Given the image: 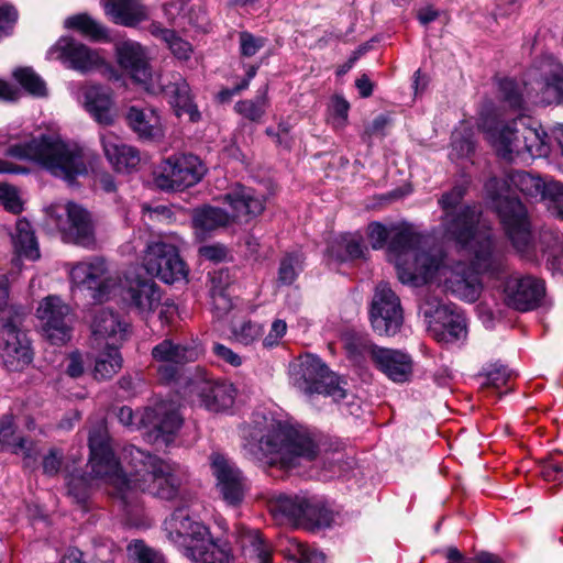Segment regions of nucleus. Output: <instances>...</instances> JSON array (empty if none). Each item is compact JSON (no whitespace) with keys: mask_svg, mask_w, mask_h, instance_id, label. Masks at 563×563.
Listing matches in <instances>:
<instances>
[{"mask_svg":"<svg viewBox=\"0 0 563 563\" xmlns=\"http://www.w3.org/2000/svg\"><path fill=\"white\" fill-rule=\"evenodd\" d=\"M89 477L71 476L68 492L78 501L87 497V488L99 481L109 488V494L128 505L137 492L148 493L157 498L175 501L183 499V471L172 461L145 453L134 445L123 449L122 459L131 466L129 474L115 459L108 433L102 426L89 434Z\"/></svg>","mask_w":563,"mask_h":563,"instance_id":"f257e3e1","label":"nucleus"},{"mask_svg":"<svg viewBox=\"0 0 563 563\" xmlns=\"http://www.w3.org/2000/svg\"><path fill=\"white\" fill-rule=\"evenodd\" d=\"M244 448L261 457L269 467L290 471L302 461H312L319 453L321 435L301 424L280 420L278 415L258 409L240 427Z\"/></svg>","mask_w":563,"mask_h":563,"instance_id":"f03ea898","label":"nucleus"},{"mask_svg":"<svg viewBox=\"0 0 563 563\" xmlns=\"http://www.w3.org/2000/svg\"><path fill=\"white\" fill-rule=\"evenodd\" d=\"M547 188L548 183L523 170L510 172L504 178L492 177L485 184V192L498 212L506 235L515 250L528 260L536 256L531 223L515 191L534 198L544 197Z\"/></svg>","mask_w":563,"mask_h":563,"instance_id":"7ed1b4c3","label":"nucleus"},{"mask_svg":"<svg viewBox=\"0 0 563 563\" xmlns=\"http://www.w3.org/2000/svg\"><path fill=\"white\" fill-rule=\"evenodd\" d=\"M0 146L5 147L7 156L35 162L53 176L67 181L87 172L81 148L52 133L9 126L0 131Z\"/></svg>","mask_w":563,"mask_h":563,"instance_id":"20e7f679","label":"nucleus"},{"mask_svg":"<svg viewBox=\"0 0 563 563\" xmlns=\"http://www.w3.org/2000/svg\"><path fill=\"white\" fill-rule=\"evenodd\" d=\"M367 235L374 250L383 249L389 240L387 256L394 263L402 284L419 286L439 271L441 258L424 254L426 251L421 250L423 236L410 224H393L387 228L379 222H372Z\"/></svg>","mask_w":563,"mask_h":563,"instance_id":"39448f33","label":"nucleus"},{"mask_svg":"<svg viewBox=\"0 0 563 563\" xmlns=\"http://www.w3.org/2000/svg\"><path fill=\"white\" fill-rule=\"evenodd\" d=\"M460 244L472 253V267L461 262L452 267H448L444 264V256L441 251H428L424 254L428 256H439L441 264L434 276L423 282V284L435 280L440 282L443 277L446 289L455 297L467 302H474L482 292V283L478 274L488 273L495 275L501 272L504 268V255L492 239V235L474 236V240ZM419 285H422V283Z\"/></svg>","mask_w":563,"mask_h":563,"instance_id":"423d86ee","label":"nucleus"},{"mask_svg":"<svg viewBox=\"0 0 563 563\" xmlns=\"http://www.w3.org/2000/svg\"><path fill=\"white\" fill-rule=\"evenodd\" d=\"M481 128L497 155L506 161L526 154L539 157L547 153L548 135L528 115L519 114L510 121L495 124L489 119H483Z\"/></svg>","mask_w":563,"mask_h":563,"instance_id":"0eeeda50","label":"nucleus"},{"mask_svg":"<svg viewBox=\"0 0 563 563\" xmlns=\"http://www.w3.org/2000/svg\"><path fill=\"white\" fill-rule=\"evenodd\" d=\"M164 526L169 539L192 563H231L230 547L214 540L207 526L192 520L183 509L177 508Z\"/></svg>","mask_w":563,"mask_h":563,"instance_id":"6e6552de","label":"nucleus"},{"mask_svg":"<svg viewBox=\"0 0 563 563\" xmlns=\"http://www.w3.org/2000/svg\"><path fill=\"white\" fill-rule=\"evenodd\" d=\"M419 312L427 323L429 334L440 343H455L467 336L465 317L455 308L442 302L434 291L426 290L420 298Z\"/></svg>","mask_w":563,"mask_h":563,"instance_id":"1a4fd4ad","label":"nucleus"},{"mask_svg":"<svg viewBox=\"0 0 563 563\" xmlns=\"http://www.w3.org/2000/svg\"><path fill=\"white\" fill-rule=\"evenodd\" d=\"M464 196L462 187H454L444 194L439 203L445 212L443 225L445 232L457 243H466L478 235H492L484 225H478V210L476 207L461 205Z\"/></svg>","mask_w":563,"mask_h":563,"instance_id":"9d476101","label":"nucleus"},{"mask_svg":"<svg viewBox=\"0 0 563 563\" xmlns=\"http://www.w3.org/2000/svg\"><path fill=\"white\" fill-rule=\"evenodd\" d=\"M46 212L66 242L87 249L96 245L95 227L90 213L81 206L74 202L54 203L47 208Z\"/></svg>","mask_w":563,"mask_h":563,"instance_id":"9b49d317","label":"nucleus"},{"mask_svg":"<svg viewBox=\"0 0 563 563\" xmlns=\"http://www.w3.org/2000/svg\"><path fill=\"white\" fill-rule=\"evenodd\" d=\"M207 173L205 163L192 154H176L164 159L154 177L164 191H183L200 183Z\"/></svg>","mask_w":563,"mask_h":563,"instance_id":"f8f14e48","label":"nucleus"},{"mask_svg":"<svg viewBox=\"0 0 563 563\" xmlns=\"http://www.w3.org/2000/svg\"><path fill=\"white\" fill-rule=\"evenodd\" d=\"M26 316L0 321V360L9 371H21L33 360L31 341L22 329Z\"/></svg>","mask_w":563,"mask_h":563,"instance_id":"ddd939ff","label":"nucleus"},{"mask_svg":"<svg viewBox=\"0 0 563 563\" xmlns=\"http://www.w3.org/2000/svg\"><path fill=\"white\" fill-rule=\"evenodd\" d=\"M140 424L147 429V438L153 443L168 445L184 424L179 406L173 400H162L144 409Z\"/></svg>","mask_w":563,"mask_h":563,"instance_id":"4468645a","label":"nucleus"},{"mask_svg":"<svg viewBox=\"0 0 563 563\" xmlns=\"http://www.w3.org/2000/svg\"><path fill=\"white\" fill-rule=\"evenodd\" d=\"M143 264L148 274L166 284L186 279L188 269L174 244L162 240L147 244Z\"/></svg>","mask_w":563,"mask_h":563,"instance_id":"2eb2a0df","label":"nucleus"},{"mask_svg":"<svg viewBox=\"0 0 563 563\" xmlns=\"http://www.w3.org/2000/svg\"><path fill=\"white\" fill-rule=\"evenodd\" d=\"M373 330L379 335H394L402 324L400 300L387 283L376 286L371 308Z\"/></svg>","mask_w":563,"mask_h":563,"instance_id":"dca6fc26","label":"nucleus"},{"mask_svg":"<svg viewBox=\"0 0 563 563\" xmlns=\"http://www.w3.org/2000/svg\"><path fill=\"white\" fill-rule=\"evenodd\" d=\"M69 278L76 286L91 290L92 298L98 301L106 300L117 285V279L110 275L106 261L97 256L71 265Z\"/></svg>","mask_w":563,"mask_h":563,"instance_id":"f3484780","label":"nucleus"},{"mask_svg":"<svg viewBox=\"0 0 563 563\" xmlns=\"http://www.w3.org/2000/svg\"><path fill=\"white\" fill-rule=\"evenodd\" d=\"M216 487L222 499L232 506L240 504L249 488L247 479L236 464L221 453L210 455Z\"/></svg>","mask_w":563,"mask_h":563,"instance_id":"a211bd4d","label":"nucleus"},{"mask_svg":"<svg viewBox=\"0 0 563 563\" xmlns=\"http://www.w3.org/2000/svg\"><path fill=\"white\" fill-rule=\"evenodd\" d=\"M44 335L52 344L62 345L70 339V308L58 296H47L36 310Z\"/></svg>","mask_w":563,"mask_h":563,"instance_id":"6ab92c4d","label":"nucleus"},{"mask_svg":"<svg viewBox=\"0 0 563 563\" xmlns=\"http://www.w3.org/2000/svg\"><path fill=\"white\" fill-rule=\"evenodd\" d=\"M47 54L49 58L59 59L82 74L99 69L106 64L104 57L98 51L70 37L59 38Z\"/></svg>","mask_w":563,"mask_h":563,"instance_id":"aec40b11","label":"nucleus"},{"mask_svg":"<svg viewBox=\"0 0 563 563\" xmlns=\"http://www.w3.org/2000/svg\"><path fill=\"white\" fill-rule=\"evenodd\" d=\"M545 292L544 283L532 276H510L504 287L507 306L528 311L536 308Z\"/></svg>","mask_w":563,"mask_h":563,"instance_id":"412c9836","label":"nucleus"},{"mask_svg":"<svg viewBox=\"0 0 563 563\" xmlns=\"http://www.w3.org/2000/svg\"><path fill=\"white\" fill-rule=\"evenodd\" d=\"M159 91L174 108L176 115L189 117L191 122L200 120V112L194 102L190 87L180 74H167L159 77Z\"/></svg>","mask_w":563,"mask_h":563,"instance_id":"4be33fe9","label":"nucleus"},{"mask_svg":"<svg viewBox=\"0 0 563 563\" xmlns=\"http://www.w3.org/2000/svg\"><path fill=\"white\" fill-rule=\"evenodd\" d=\"M91 330L93 349H120L129 335V324L119 314L107 309L96 313Z\"/></svg>","mask_w":563,"mask_h":563,"instance_id":"5701e85b","label":"nucleus"},{"mask_svg":"<svg viewBox=\"0 0 563 563\" xmlns=\"http://www.w3.org/2000/svg\"><path fill=\"white\" fill-rule=\"evenodd\" d=\"M119 65L126 70L134 81L144 85L147 90L155 91L147 87L152 79V69L147 51L135 41H122L115 45Z\"/></svg>","mask_w":563,"mask_h":563,"instance_id":"b1692460","label":"nucleus"},{"mask_svg":"<svg viewBox=\"0 0 563 563\" xmlns=\"http://www.w3.org/2000/svg\"><path fill=\"white\" fill-rule=\"evenodd\" d=\"M122 298L128 306L143 318L152 314L161 305L162 296L158 286L147 278L126 279Z\"/></svg>","mask_w":563,"mask_h":563,"instance_id":"393cba45","label":"nucleus"},{"mask_svg":"<svg viewBox=\"0 0 563 563\" xmlns=\"http://www.w3.org/2000/svg\"><path fill=\"white\" fill-rule=\"evenodd\" d=\"M372 360L375 365L394 383L409 382L412 375L413 363L409 354L393 349H373Z\"/></svg>","mask_w":563,"mask_h":563,"instance_id":"a878e982","label":"nucleus"},{"mask_svg":"<svg viewBox=\"0 0 563 563\" xmlns=\"http://www.w3.org/2000/svg\"><path fill=\"white\" fill-rule=\"evenodd\" d=\"M101 143L107 159L117 172L132 173L137 169L141 162L137 148L123 143L112 133L101 134Z\"/></svg>","mask_w":563,"mask_h":563,"instance_id":"bb28decb","label":"nucleus"},{"mask_svg":"<svg viewBox=\"0 0 563 563\" xmlns=\"http://www.w3.org/2000/svg\"><path fill=\"white\" fill-rule=\"evenodd\" d=\"M218 201L229 205L236 218L257 217L265 209L264 195L242 185L231 188L227 194L220 196Z\"/></svg>","mask_w":563,"mask_h":563,"instance_id":"cd10ccee","label":"nucleus"},{"mask_svg":"<svg viewBox=\"0 0 563 563\" xmlns=\"http://www.w3.org/2000/svg\"><path fill=\"white\" fill-rule=\"evenodd\" d=\"M84 104L93 119L102 124L110 125L113 122V101L109 88L98 85H88L82 90Z\"/></svg>","mask_w":563,"mask_h":563,"instance_id":"c85d7f7f","label":"nucleus"},{"mask_svg":"<svg viewBox=\"0 0 563 563\" xmlns=\"http://www.w3.org/2000/svg\"><path fill=\"white\" fill-rule=\"evenodd\" d=\"M231 221L228 212L211 206L195 209L191 219L195 236L199 241H203L214 231L228 227Z\"/></svg>","mask_w":563,"mask_h":563,"instance_id":"c756f323","label":"nucleus"},{"mask_svg":"<svg viewBox=\"0 0 563 563\" xmlns=\"http://www.w3.org/2000/svg\"><path fill=\"white\" fill-rule=\"evenodd\" d=\"M106 14L117 24L134 26L147 18L139 0H102Z\"/></svg>","mask_w":563,"mask_h":563,"instance_id":"7c9ffc66","label":"nucleus"},{"mask_svg":"<svg viewBox=\"0 0 563 563\" xmlns=\"http://www.w3.org/2000/svg\"><path fill=\"white\" fill-rule=\"evenodd\" d=\"M301 373L305 382L311 386L320 387H340L346 384L336 373L332 372L320 357L316 355H306L300 363Z\"/></svg>","mask_w":563,"mask_h":563,"instance_id":"2f4dec72","label":"nucleus"},{"mask_svg":"<svg viewBox=\"0 0 563 563\" xmlns=\"http://www.w3.org/2000/svg\"><path fill=\"white\" fill-rule=\"evenodd\" d=\"M129 125L142 139H159L164 135L161 117L155 110L131 107L126 115Z\"/></svg>","mask_w":563,"mask_h":563,"instance_id":"473e14b6","label":"nucleus"},{"mask_svg":"<svg viewBox=\"0 0 563 563\" xmlns=\"http://www.w3.org/2000/svg\"><path fill=\"white\" fill-rule=\"evenodd\" d=\"M541 251L547 256V267L554 276H563V234L543 229L539 235Z\"/></svg>","mask_w":563,"mask_h":563,"instance_id":"72a5a7b5","label":"nucleus"},{"mask_svg":"<svg viewBox=\"0 0 563 563\" xmlns=\"http://www.w3.org/2000/svg\"><path fill=\"white\" fill-rule=\"evenodd\" d=\"M525 90L534 103H560V92L556 89L552 70L542 71L540 77L531 74L530 80L525 84Z\"/></svg>","mask_w":563,"mask_h":563,"instance_id":"f704fd0d","label":"nucleus"},{"mask_svg":"<svg viewBox=\"0 0 563 563\" xmlns=\"http://www.w3.org/2000/svg\"><path fill=\"white\" fill-rule=\"evenodd\" d=\"M12 243L19 257L35 261L40 257L34 231L29 221L20 219L16 221L15 230L12 233Z\"/></svg>","mask_w":563,"mask_h":563,"instance_id":"c9c22d12","label":"nucleus"},{"mask_svg":"<svg viewBox=\"0 0 563 563\" xmlns=\"http://www.w3.org/2000/svg\"><path fill=\"white\" fill-rule=\"evenodd\" d=\"M365 250L362 236L350 233L340 235L328 249L330 256L340 262L363 257Z\"/></svg>","mask_w":563,"mask_h":563,"instance_id":"e433bc0d","label":"nucleus"},{"mask_svg":"<svg viewBox=\"0 0 563 563\" xmlns=\"http://www.w3.org/2000/svg\"><path fill=\"white\" fill-rule=\"evenodd\" d=\"M306 501V496L280 495L276 497L271 508L276 516H282L294 525H301Z\"/></svg>","mask_w":563,"mask_h":563,"instance_id":"4c0bfd02","label":"nucleus"},{"mask_svg":"<svg viewBox=\"0 0 563 563\" xmlns=\"http://www.w3.org/2000/svg\"><path fill=\"white\" fill-rule=\"evenodd\" d=\"M239 543L245 555L254 556L257 563H269L271 548L264 542L258 530L240 528Z\"/></svg>","mask_w":563,"mask_h":563,"instance_id":"58836bf2","label":"nucleus"},{"mask_svg":"<svg viewBox=\"0 0 563 563\" xmlns=\"http://www.w3.org/2000/svg\"><path fill=\"white\" fill-rule=\"evenodd\" d=\"M153 357L161 362L181 364L192 362L197 358V351L192 347L173 343L164 340L152 351Z\"/></svg>","mask_w":563,"mask_h":563,"instance_id":"ea45409f","label":"nucleus"},{"mask_svg":"<svg viewBox=\"0 0 563 563\" xmlns=\"http://www.w3.org/2000/svg\"><path fill=\"white\" fill-rule=\"evenodd\" d=\"M200 405L209 411H228L235 404L238 389H199Z\"/></svg>","mask_w":563,"mask_h":563,"instance_id":"a19ab883","label":"nucleus"},{"mask_svg":"<svg viewBox=\"0 0 563 563\" xmlns=\"http://www.w3.org/2000/svg\"><path fill=\"white\" fill-rule=\"evenodd\" d=\"M98 350L100 353L95 361L93 376L97 380H104L121 368L123 361L118 347H102Z\"/></svg>","mask_w":563,"mask_h":563,"instance_id":"79ce46f5","label":"nucleus"},{"mask_svg":"<svg viewBox=\"0 0 563 563\" xmlns=\"http://www.w3.org/2000/svg\"><path fill=\"white\" fill-rule=\"evenodd\" d=\"M343 346L350 358L358 361L365 355L372 357L373 349H380L372 344L367 335L350 330L342 335Z\"/></svg>","mask_w":563,"mask_h":563,"instance_id":"37998d69","label":"nucleus"},{"mask_svg":"<svg viewBox=\"0 0 563 563\" xmlns=\"http://www.w3.org/2000/svg\"><path fill=\"white\" fill-rule=\"evenodd\" d=\"M333 520L332 511L325 503L314 497H307L302 523H309L316 527H328Z\"/></svg>","mask_w":563,"mask_h":563,"instance_id":"c03bdc74","label":"nucleus"},{"mask_svg":"<svg viewBox=\"0 0 563 563\" xmlns=\"http://www.w3.org/2000/svg\"><path fill=\"white\" fill-rule=\"evenodd\" d=\"M66 29H73L80 32L82 35L99 40L107 35V30L90 15L80 13L67 18L64 22Z\"/></svg>","mask_w":563,"mask_h":563,"instance_id":"a18cd8bd","label":"nucleus"},{"mask_svg":"<svg viewBox=\"0 0 563 563\" xmlns=\"http://www.w3.org/2000/svg\"><path fill=\"white\" fill-rule=\"evenodd\" d=\"M478 376L485 378L482 387H503L514 384L516 374L503 364L489 363L483 367Z\"/></svg>","mask_w":563,"mask_h":563,"instance_id":"49530a36","label":"nucleus"},{"mask_svg":"<svg viewBox=\"0 0 563 563\" xmlns=\"http://www.w3.org/2000/svg\"><path fill=\"white\" fill-rule=\"evenodd\" d=\"M13 76L30 95L37 98L47 96L45 81L32 68H19Z\"/></svg>","mask_w":563,"mask_h":563,"instance_id":"de8ad7c7","label":"nucleus"},{"mask_svg":"<svg viewBox=\"0 0 563 563\" xmlns=\"http://www.w3.org/2000/svg\"><path fill=\"white\" fill-rule=\"evenodd\" d=\"M126 552L132 563H165L162 553L148 547L143 540H132Z\"/></svg>","mask_w":563,"mask_h":563,"instance_id":"09e8293b","label":"nucleus"},{"mask_svg":"<svg viewBox=\"0 0 563 563\" xmlns=\"http://www.w3.org/2000/svg\"><path fill=\"white\" fill-rule=\"evenodd\" d=\"M268 100L265 96H258L256 99L241 100L235 103V111L244 119L252 122H260L266 113Z\"/></svg>","mask_w":563,"mask_h":563,"instance_id":"8fccbe9b","label":"nucleus"},{"mask_svg":"<svg viewBox=\"0 0 563 563\" xmlns=\"http://www.w3.org/2000/svg\"><path fill=\"white\" fill-rule=\"evenodd\" d=\"M15 314H27V311L22 306L10 302L9 279L0 272V321L11 319Z\"/></svg>","mask_w":563,"mask_h":563,"instance_id":"3c124183","label":"nucleus"},{"mask_svg":"<svg viewBox=\"0 0 563 563\" xmlns=\"http://www.w3.org/2000/svg\"><path fill=\"white\" fill-rule=\"evenodd\" d=\"M301 269V256L299 254L285 255L278 268V282L283 285H290L295 282L298 272Z\"/></svg>","mask_w":563,"mask_h":563,"instance_id":"603ef678","label":"nucleus"},{"mask_svg":"<svg viewBox=\"0 0 563 563\" xmlns=\"http://www.w3.org/2000/svg\"><path fill=\"white\" fill-rule=\"evenodd\" d=\"M13 454H21L23 457V466L25 468H34L37 462L38 450L33 441L25 438H18L9 449Z\"/></svg>","mask_w":563,"mask_h":563,"instance_id":"864d4df0","label":"nucleus"},{"mask_svg":"<svg viewBox=\"0 0 563 563\" xmlns=\"http://www.w3.org/2000/svg\"><path fill=\"white\" fill-rule=\"evenodd\" d=\"M162 40L178 59H188L190 57L192 53L191 44L179 37L174 31H162Z\"/></svg>","mask_w":563,"mask_h":563,"instance_id":"5fc2aeb1","label":"nucleus"},{"mask_svg":"<svg viewBox=\"0 0 563 563\" xmlns=\"http://www.w3.org/2000/svg\"><path fill=\"white\" fill-rule=\"evenodd\" d=\"M499 93L501 99L514 109L522 106L523 98L520 87L512 79H503L499 81Z\"/></svg>","mask_w":563,"mask_h":563,"instance_id":"6e6d98bb","label":"nucleus"},{"mask_svg":"<svg viewBox=\"0 0 563 563\" xmlns=\"http://www.w3.org/2000/svg\"><path fill=\"white\" fill-rule=\"evenodd\" d=\"M263 332L262 325L252 321H244L234 328L233 335L235 340L244 345L254 342Z\"/></svg>","mask_w":563,"mask_h":563,"instance_id":"4d7b16f0","label":"nucleus"},{"mask_svg":"<svg viewBox=\"0 0 563 563\" xmlns=\"http://www.w3.org/2000/svg\"><path fill=\"white\" fill-rule=\"evenodd\" d=\"M350 103L341 96H333L329 106L332 123L336 128H341L347 120Z\"/></svg>","mask_w":563,"mask_h":563,"instance_id":"13d9d810","label":"nucleus"},{"mask_svg":"<svg viewBox=\"0 0 563 563\" xmlns=\"http://www.w3.org/2000/svg\"><path fill=\"white\" fill-rule=\"evenodd\" d=\"M0 203L12 213H20L22 211V201L18 190L11 185H0Z\"/></svg>","mask_w":563,"mask_h":563,"instance_id":"bf43d9fd","label":"nucleus"},{"mask_svg":"<svg viewBox=\"0 0 563 563\" xmlns=\"http://www.w3.org/2000/svg\"><path fill=\"white\" fill-rule=\"evenodd\" d=\"M544 197L552 202L551 212L558 218L563 219V184L555 180L548 181V188Z\"/></svg>","mask_w":563,"mask_h":563,"instance_id":"052dcab7","label":"nucleus"},{"mask_svg":"<svg viewBox=\"0 0 563 563\" xmlns=\"http://www.w3.org/2000/svg\"><path fill=\"white\" fill-rule=\"evenodd\" d=\"M345 391V389H305V397L310 405H318L319 398H330L332 404L344 399Z\"/></svg>","mask_w":563,"mask_h":563,"instance_id":"680f3d73","label":"nucleus"},{"mask_svg":"<svg viewBox=\"0 0 563 563\" xmlns=\"http://www.w3.org/2000/svg\"><path fill=\"white\" fill-rule=\"evenodd\" d=\"M239 38L241 54L245 57L254 56L265 45L263 37H256L249 32H241Z\"/></svg>","mask_w":563,"mask_h":563,"instance_id":"e2e57ef3","label":"nucleus"},{"mask_svg":"<svg viewBox=\"0 0 563 563\" xmlns=\"http://www.w3.org/2000/svg\"><path fill=\"white\" fill-rule=\"evenodd\" d=\"M295 554L298 563H325V556L322 552L305 543H296Z\"/></svg>","mask_w":563,"mask_h":563,"instance_id":"0e129e2a","label":"nucleus"},{"mask_svg":"<svg viewBox=\"0 0 563 563\" xmlns=\"http://www.w3.org/2000/svg\"><path fill=\"white\" fill-rule=\"evenodd\" d=\"M15 432L14 419L11 413L4 415L0 418V445L2 449H10L11 444L16 441L13 439Z\"/></svg>","mask_w":563,"mask_h":563,"instance_id":"69168bd1","label":"nucleus"},{"mask_svg":"<svg viewBox=\"0 0 563 563\" xmlns=\"http://www.w3.org/2000/svg\"><path fill=\"white\" fill-rule=\"evenodd\" d=\"M18 20V11L11 4L0 7V40L8 36Z\"/></svg>","mask_w":563,"mask_h":563,"instance_id":"338daca9","label":"nucleus"},{"mask_svg":"<svg viewBox=\"0 0 563 563\" xmlns=\"http://www.w3.org/2000/svg\"><path fill=\"white\" fill-rule=\"evenodd\" d=\"M540 473L547 482H561L563 478V462L545 461L541 466Z\"/></svg>","mask_w":563,"mask_h":563,"instance_id":"774afa93","label":"nucleus"}]
</instances>
